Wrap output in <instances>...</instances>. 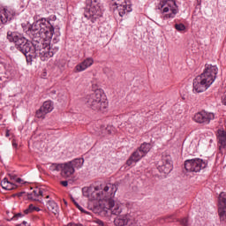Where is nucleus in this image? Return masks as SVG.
Instances as JSON below:
<instances>
[{"instance_id":"12","label":"nucleus","mask_w":226,"mask_h":226,"mask_svg":"<svg viewBox=\"0 0 226 226\" xmlns=\"http://www.w3.org/2000/svg\"><path fill=\"white\" fill-rule=\"evenodd\" d=\"M52 110H54V102H52V101H46L35 112V116L38 119H45V116L49 114V112H52Z\"/></svg>"},{"instance_id":"9","label":"nucleus","mask_w":226,"mask_h":226,"mask_svg":"<svg viewBox=\"0 0 226 226\" xmlns=\"http://www.w3.org/2000/svg\"><path fill=\"white\" fill-rule=\"evenodd\" d=\"M192 119L199 124H209L215 119V113L201 110L197 112Z\"/></svg>"},{"instance_id":"27","label":"nucleus","mask_w":226,"mask_h":226,"mask_svg":"<svg viewBox=\"0 0 226 226\" xmlns=\"http://www.w3.org/2000/svg\"><path fill=\"white\" fill-rule=\"evenodd\" d=\"M175 29L177 31H185V29H186V26H185V24L179 23L175 25Z\"/></svg>"},{"instance_id":"42","label":"nucleus","mask_w":226,"mask_h":226,"mask_svg":"<svg viewBox=\"0 0 226 226\" xmlns=\"http://www.w3.org/2000/svg\"><path fill=\"white\" fill-rule=\"evenodd\" d=\"M56 16H52L51 19L49 20H56Z\"/></svg>"},{"instance_id":"33","label":"nucleus","mask_w":226,"mask_h":226,"mask_svg":"<svg viewBox=\"0 0 226 226\" xmlns=\"http://www.w3.org/2000/svg\"><path fill=\"white\" fill-rule=\"evenodd\" d=\"M108 133H112L114 132V127L112 125H109L106 128Z\"/></svg>"},{"instance_id":"13","label":"nucleus","mask_w":226,"mask_h":226,"mask_svg":"<svg viewBox=\"0 0 226 226\" xmlns=\"http://www.w3.org/2000/svg\"><path fill=\"white\" fill-rule=\"evenodd\" d=\"M27 34L34 40H41V19L39 23L33 24L31 28L28 29Z\"/></svg>"},{"instance_id":"14","label":"nucleus","mask_w":226,"mask_h":226,"mask_svg":"<svg viewBox=\"0 0 226 226\" xmlns=\"http://www.w3.org/2000/svg\"><path fill=\"white\" fill-rule=\"evenodd\" d=\"M218 213L221 222H226V192L219 195Z\"/></svg>"},{"instance_id":"45","label":"nucleus","mask_w":226,"mask_h":226,"mask_svg":"<svg viewBox=\"0 0 226 226\" xmlns=\"http://www.w3.org/2000/svg\"><path fill=\"white\" fill-rule=\"evenodd\" d=\"M95 192H98V187H94Z\"/></svg>"},{"instance_id":"37","label":"nucleus","mask_w":226,"mask_h":226,"mask_svg":"<svg viewBox=\"0 0 226 226\" xmlns=\"http://www.w3.org/2000/svg\"><path fill=\"white\" fill-rule=\"evenodd\" d=\"M34 207H34L33 204H30V205L28 206V208L31 210V213H33V211H34Z\"/></svg>"},{"instance_id":"44","label":"nucleus","mask_w":226,"mask_h":226,"mask_svg":"<svg viewBox=\"0 0 226 226\" xmlns=\"http://www.w3.org/2000/svg\"><path fill=\"white\" fill-rule=\"evenodd\" d=\"M5 136H6V137H10V131H7V132H6Z\"/></svg>"},{"instance_id":"31","label":"nucleus","mask_w":226,"mask_h":226,"mask_svg":"<svg viewBox=\"0 0 226 226\" xmlns=\"http://www.w3.org/2000/svg\"><path fill=\"white\" fill-rule=\"evenodd\" d=\"M181 225L184 226H188V219L187 218H184L180 221Z\"/></svg>"},{"instance_id":"22","label":"nucleus","mask_w":226,"mask_h":226,"mask_svg":"<svg viewBox=\"0 0 226 226\" xmlns=\"http://www.w3.org/2000/svg\"><path fill=\"white\" fill-rule=\"evenodd\" d=\"M47 208L49 211H51L53 215H57L59 213V207L57 206V203L54 200H48L47 202Z\"/></svg>"},{"instance_id":"19","label":"nucleus","mask_w":226,"mask_h":226,"mask_svg":"<svg viewBox=\"0 0 226 226\" xmlns=\"http://www.w3.org/2000/svg\"><path fill=\"white\" fill-rule=\"evenodd\" d=\"M130 223H132V219L130 218V215H120L119 217L116 218L114 221V224L116 226L130 225Z\"/></svg>"},{"instance_id":"39","label":"nucleus","mask_w":226,"mask_h":226,"mask_svg":"<svg viewBox=\"0 0 226 226\" xmlns=\"http://www.w3.org/2000/svg\"><path fill=\"white\" fill-rule=\"evenodd\" d=\"M29 213H31V210L29 208L24 210L25 215H29Z\"/></svg>"},{"instance_id":"35","label":"nucleus","mask_w":226,"mask_h":226,"mask_svg":"<svg viewBox=\"0 0 226 226\" xmlns=\"http://www.w3.org/2000/svg\"><path fill=\"white\" fill-rule=\"evenodd\" d=\"M60 185H62V186H68V181H61Z\"/></svg>"},{"instance_id":"23","label":"nucleus","mask_w":226,"mask_h":226,"mask_svg":"<svg viewBox=\"0 0 226 226\" xmlns=\"http://www.w3.org/2000/svg\"><path fill=\"white\" fill-rule=\"evenodd\" d=\"M72 166V169H80L84 165V159H74L73 161L69 162Z\"/></svg>"},{"instance_id":"2","label":"nucleus","mask_w":226,"mask_h":226,"mask_svg":"<svg viewBox=\"0 0 226 226\" xmlns=\"http://www.w3.org/2000/svg\"><path fill=\"white\" fill-rule=\"evenodd\" d=\"M117 192V186L109 184L103 188L102 193L94 192L92 195H94V200H102H102L105 202L104 209H107L106 212L109 211L111 215L117 216V215H121L123 209L121 208L119 203H116V201L113 200Z\"/></svg>"},{"instance_id":"32","label":"nucleus","mask_w":226,"mask_h":226,"mask_svg":"<svg viewBox=\"0 0 226 226\" xmlns=\"http://www.w3.org/2000/svg\"><path fill=\"white\" fill-rule=\"evenodd\" d=\"M22 216H24L22 213H18L12 217V220H17V218H22Z\"/></svg>"},{"instance_id":"7","label":"nucleus","mask_w":226,"mask_h":226,"mask_svg":"<svg viewBox=\"0 0 226 226\" xmlns=\"http://www.w3.org/2000/svg\"><path fill=\"white\" fill-rule=\"evenodd\" d=\"M41 33L44 34L46 40H57L58 36H61V33L54 28V23L45 19H41Z\"/></svg>"},{"instance_id":"10","label":"nucleus","mask_w":226,"mask_h":226,"mask_svg":"<svg viewBox=\"0 0 226 226\" xmlns=\"http://www.w3.org/2000/svg\"><path fill=\"white\" fill-rule=\"evenodd\" d=\"M157 169L162 174H170L174 167L172 166V157L168 154H162V160L158 162Z\"/></svg>"},{"instance_id":"29","label":"nucleus","mask_w":226,"mask_h":226,"mask_svg":"<svg viewBox=\"0 0 226 226\" xmlns=\"http://www.w3.org/2000/svg\"><path fill=\"white\" fill-rule=\"evenodd\" d=\"M15 187H16V185H14V183L13 182H8V184H7V187H6V189L5 190H15Z\"/></svg>"},{"instance_id":"30","label":"nucleus","mask_w":226,"mask_h":226,"mask_svg":"<svg viewBox=\"0 0 226 226\" xmlns=\"http://www.w3.org/2000/svg\"><path fill=\"white\" fill-rule=\"evenodd\" d=\"M74 205L78 209H79V211H81V213H87L84 210V208H82V207H80V205H79V203H77V201H74Z\"/></svg>"},{"instance_id":"43","label":"nucleus","mask_w":226,"mask_h":226,"mask_svg":"<svg viewBox=\"0 0 226 226\" xmlns=\"http://www.w3.org/2000/svg\"><path fill=\"white\" fill-rule=\"evenodd\" d=\"M34 211H41L40 207H34Z\"/></svg>"},{"instance_id":"34","label":"nucleus","mask_w":226,"mask_h":226,"mask_svg":"<svg viewBox=\"0 0 226 226\" xmlns=\"http://www.w3.org/2000/svg\"><path fill=\"white\" fill-rule=\"evenodd\" d=\"M222 102L223 103V105H226V91L222 98Z\"/></svg>"},{"instance_id":"3","label":"nucleus","mask_w":226,"mask_h":226,"mask_svg":"<svg viewBox=\"0 0 226 226\" xmlns=\"http://www.w3.org/2000/svg\"><path fill=\"white\" fill-rule=\"evenodd\" d=\"M218 67L213 64H205L203 72L193 79V91L195 93H204L216 80Z\"/></svg>"},{"instance_id":"4","label":"nucleus","mask_w":226,"mask_h":226,"mask_svg":"<svg viewBox=\"0 0 226 226\" xmlns=\"http://www.w3.org/2000/svg\"><path fill=\"white\" fill-rule=\"evenodd\" d=\"M86 103L89 109L96 111H103L109 107L107 98H105V94L101 89H97L91 94L87 95Z\"/></svg>"},{"instance_id":"25","label":"nucleus","mask_w":226,"mask_h":226,"mask_svg":"<svg viewBox=\"0 0 226 226\" xmlns=\"http://www.w3.org/2000/svg\"><path fill=\"white\" fill-rule=\"evenodd\" d=\"M139 149L141 152H143L145 154V155H146L149 151H151V144L145 142V143L140 145Z\"/></svg>"},{"instance_id":"41","label":"nucleus","mask_w":226,"mask_h":226,"mask_svg":"<svg viewBox=\"0 0 226 226\" xmlns=\"http://www.w3.org/2000/svg\"><path fill=\"white\" fill-rule=\"evenodd\" d=\"M12 146L13 147H17L19 145L17 144V142H15V140H12Z\"/></svg>"},{"instance_id":"46","label":"nucleus","mask_w":226,"mask_h":226,"mask_svg":"<svg viewBox=\"0 0 226 226\" xmlns=\"http://www.w3.org/2000/svg\"><path fill=\"white\" fill-rule=\"evenodd\" d=\"M49 197H50V196L48 195V196H46V199H49Z\"/></svg>"},{"instance_id":"40","label":"nucleus","mask_w":226,"mask_h":226,"mask_svg":"<svg viewBox=\"0 0 226 226\" xmlns=\"http://www.w3.org/2000/svg\"><path fill=\"white\" fill-rule=\"evenodd\" d=\"M22 181L23 180L20 177H17L15 182L20 184V183H22Z\"/></svg>"},{"instance_id":"8","label":"nucleus","mask_w":226,"mask_h":226,"mask_svg":"<svg viewBox=\"0 0 226 226\" xmlns=\"http://www.w3.org/2000/svg\"><path fill=\"white\" fill-rule=\"evenodd\" d=\"M207 167V162L200 159H190L185 162V169L187 172H200L202 169H206Z\"/></svg>"},{"instance_id":"18","label":"nucleus","mask_w":226,"mask_h":226,"mask_svg":"<svg viewBox=\"0 0 226 226\" xmlns=\"http://www.w3.org/2000/svg\"><path fill=\"white\" fill-rule=\"evenodd\" d=\"M217 140L220 144L219 151L223 153V149L226 151V132L223 130H218L217 132Z\"/></svg>"},{"instance_id":"1","label":"nucleus","mask_w":226,"mask_h":226,"mask_svg":"<svg viewBox=\"0 0 226 226\" xmlns=\"http://www.w3.org/2000/svg\"><path fill=\"white\" fill-rule=\"evenodd\" d=\"M7 40L15 43L16 49L26 56V63H33V59L40 57L41 61H48L54 56V50L50 43L43 39L29 41L17 32H7Z\"/></svg>"},{"instance_id":"36","label":"nucleus","mask_w":226,"mask_h":226,"mask_svg":"<svg viewBox=\"0 0 226 226\" xmlns=\"http://www.w3.org/2000/svg\"><path fill=\"white\" fill-rule=\"evenodd\" d=\"M17 226H30L27 222L24 221L21 224H18Z\"/></svg>"},{"instance_id":"11","label":"nucleus","mask_w":226,"mask_h":226,"mask_svg":"<svg viewBox=\"0 0 226 226\" xmlns=\"http://www.w3.org/2000/svg\"><path fill=\"white\" fill-rule=\"evenodd\" d=\"M113 4L117 6L120 17H124V15L132 11V2L130 0H115Z\"/></svg>"},{"instance_id":"28","label":"nucleus","mask_w":226,"mask_h":226,"mask_svg":"<svg viewBox=\"0 0 226 226\" xmlns=\"http://www.w3.org/2000/svg\"><path fill=\"white\" fill-rule=\"evenodd\" d=\"M9 182H10V181H8V178H4V179L1 181V186H2V188H4V190H6Z\"/></svg>"},{"instance_id":"17","label":"nucleus","mask_w":226,"mask_h":226,"mask_svg":"<svg viewBox=\"0 0 226 226\" xmlns=\"http://www.w3.org/2000/svg\"><path fill=\"white\" fill-rule=\"evenodd\" d=\"M73 174H75V170L70 162L62 163L61 176L63 177H70Z\"/></svg>"},{"instance_id":"15","label":"nucleus","mask_w":226,"mask_h":226,"mask_svg":"<svg viewBox=\"0 0 226 226\" xmlns=\"http://www.w3.org/2000/svg\"><path fill=\"white\" fill-rule=\"evenodd\" d=\"M94 64V59L93 57H87L80 64L75 66L76 72H85L87 68H91Z\"/></svg>"},{"instance_id":"5","label":"nucleus","mask_w":226,"mask_h":226,"mask_svg":"<svg viewBox=\"0 0 226 226\" xmlns=\"http://www.w3.org/2000/svg\"><path fill=\"white\" fill-rule=\"evenodd\" d=\"M85 4V19H87V20H90L94 24L96 19L103 15L102 8L100 7V3H98V0H86Z\"/></svg>"},{"instance_id":"26","label":"nucleus","mask_w":226,"mask_h":226,"mask_svg":"<svg viewBox=\"0 0 226 226\" xmlns=\"http://www.w3.org/2000/svg\"><path fill=\"white\" fill-rule=\"evenodd\" d=\"M82 192H83L84 197H89V195H91V192H93V189L89 187H84L82 189Z\"/></svg>"},{"instance_id":"16","label":"nucleus","mask_w":226,"mask_h":226,"mask_svg":"<svg viewBox=\"0 0 226 226\" xmlns=\"http://www.w3.org/2000/svg\"><path fill=\"white\" fill-rule=\"evenodd\" d=\"M144 156H146L145 154L139 148H138V150L133 152L130 158L126 161V165L130 167V165H132L133 162L136 163V162H139L142 158H144Z\"/></svg>"},{"instance_id":"20","label":"nucleus","mask_w":226,"mask_h":226,"mask_svg":"<svg viewBox=\"0 0 226 226\" xmlns=\"http://www.w3.org/2000/svg\"><path fill=\"white\" fill-rule=\"evenodd\" d=\"M0 19L2 24H6V22L11 20V16H10L8 10L4 6H0Z\"/></svg>"},{"instance_id":"6","label":"nucleus","mask_w":226,"mask_h":226,"mask_svg":"<svg viewBox=\"0 0 226 226\" xmlns=\"http://www.w3.org/2000/svg\"><path fill=\"white\" fill-rule=\"evenodd\" d=\"M157 9L161 13H166L163 16V20L174 19L177 13H179V7L176 4V0H161L157 4Z\"/></svg>"},{"instance_id":"21","label":"nucleus","mask_w":226,"mask_h":226,"mask_svg":"<svg viewBox=\"0 0 226 226\" xmlns=\"http://www.w3.org/2000/svg\"><path fill=\"white\" fill-rule=\"evenodd\" d=\"M39 197H43V191L40 188H35L32 192L27 194L28 200H38Z\"/></svg>"},{"instance_id":"38","label":"nucleus","mask_w":226,"mask_h":226,"mask_svg":"<svg viewBox=\"0 0 226 226\" xmlns=\"http://www.w3.org/2000/svg\"><path fill=\"white\" fill-rule=\"evenodd\" d=\"M10 177H11V181H16V179H17V176H15V175H10Z\"/></svg>"},{"instance_id":"24","label":"nucleus","mask_w":226,"mask_h":226,"mask_svg":"<svg viewBox=\"0 0 226 226\" xmlns=\"http://www.w3.org/2000/svg\"><path fill=\"white\" fill-rule=\"evenodd\" d=\"M63 169V163H51L49 165V170H51V172H60V170L62 171Z\"/></svg>"}]
</instances>
